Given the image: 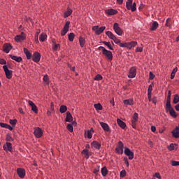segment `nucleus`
<instances>
[{
  "mask_svg": "<svg viewBox=\"0 0 179 179\" xmlns=\"http://www.w3.org/2000/svg\"><path fill=\"white\" fill-rule=\"evenodd\" d=\"M169 110V114L172 116L173 118H177L178 115L174 108L171 106V91H168L166 103V110Z\"/></svg>",
  "mask_w": 179,
  "mask_h": 179,
  "instance_id": "obj_1",
  "label": "nucleus"
},
{
  "mask_svg": "<svg viewBox=\"0 0 179 179\" xmlns=\"http://www.w3.org/2000/svg\"><path fill=\"white\" fill-rule=\"evenodd\" d=\"M138 45V42L132 41L131 42H125V43H121L120 45V47L124 48H128V50H131V48H134V47H136Z\"/></svg>",
  "mask_w": 179,
  "mask_h": 179,
  "instance_id": "obj_2",
  "label": "nucleus"
},
{
  "mask_svg": "<svg viewBox=\"0 0 179 179\" xmlns=\"http://www.w3.org/2000/svg\"><path fill=\"white\" fill-rule=\"evenodd\" d=\"M133 0H128L126 3V8L127 10H131V12H135L136 10V3H133Z\"/></svg>",
  "mask_w": 179,
  "mask_h": 179,
  "instance_id": "obj_3",
  "label": "nucleus"
},
{
  "mask_svg": "<svg viewBox=\"0 0 179 179\" xmlns=\"http://www.w3.org/2000/svg\"><path fill=\"white\" fill-rule=\"evenodd\" d=\"M3 69L5 72L6 78L7 79H12V76H13V71L12 70H9L6 65L3 66Z\"/></svg>",
  "mask_w": 179,
  "mask_h": 179,
  "instance_id": "obj_4",
  "label": "nucleus"
},
{
  "mask_svg": "<svg viewBox=\"0 0 179 179\" xmlns=\"http://www.w3.org/2000/svg\"><path fill=\"white\" fill-rule=\"evenodd\" d=\"M113 30L117 36H122V34H124V31H122V29L120 27V24L117 22L113 24Z\"/></svg>",
  "mask_w": 179,
  "mask_h": 179,
  "instance_id": "obj_5",
  "label": "nucleus"
},
{
  "mask_svg": "<svg viewBox=\"0 0 179 179\" xmlns=\"http://www.w3.org/2000/svg\"><path fill=\"white\" fill-rule=\"evenodd\" d=\"M71 24V21H66L63 29L61 31V36L64 37L69 31V26Z\"/></svg>",
  "mask_w": 179,
  "mask_h": 179,
  "instance_id": "obj_6",
  "label": "nucleus"
},
{
  "mask_svg": "<svg viewBox=\"0 0 179 179\" xmlns=\"http://www.w3.org/2000/svg\"><path fill=\"white\" fill-rule=\"evenodd\" d=\"M138 120H139V115L138 114V113H134L131 120V127L134 129H136V123L138 122Z\"/></svg>",
  "mask_w": 179,
  "mask_h": 179,
  "instance_id": "obj_7",
  "label": "nucleus"
},
{
  "mask_svg": "<svg viewBox=\"0 0 179 179\" xmlns=\"http://www.w3.org/2000/svg\"><path fill=\"white\" fill-rule=\"evenodd\" d=\"M115 152L118 155H122L124 153V143L119 141L117 143V147L115 148Z\"/></svg>",
  "mask_w": 179,
  "mask_h": 179,
  "instance_id": "obj_8",
  "label": "nucleus"
},
{
  "mask_svg": "<svg viewBox=\"0 0 179 179\" xmlns=\"http://www.w3.org/2000/svg\"><path fill=\"white\" fill-rule=\"evenodd\" d=\"M92 30L93 31H95V34H96V36H100V34L106 30V27H101L99 28V26H94L92 27Z\"/></svg>",
  "mask_w": 179,
  "mask_h": 179,
  "instance_id": "obj_9",
  "label": "nucleus"
},
{
  "mask_svg": "<svg viewBox=\"0 0 179 179\" xmlns=\"http://www.w3.org/2000/svg\"><path fill=\"white\" fill-rule=\"evenodd\" d=\"M26 40V34L24 32H21L20 35H17L15 37V41L16 43H22Z\"/></svg>",
  "mask_w": 179,
  "mask_h": 179,
  "instance_id": "obj_10",
  "label": "nucleus"
},
{
  "mask_svg": "<svg viewBox=\"0 0 179 179\" xmlns=\"http://www.w3.org/2000/svg\"><path fill=\"white\" fill-rule=\"evenodd\" d=\"M103 55L108 59V61H113V52L107 49L103 50Z\"/></svg>",
  "mask_w": 179,
  "mask_h": 179,
  "instance_id": "obj_11",
  "label": "nucleus"
},
{
  "mask_svg": "<svg viewBox=\"0 0 179 179\" xmlns=\"http://www.w3.org/2000/svg\"><path fill=\"white\" fill-rule=\"evenodd\" d=\"M124 153L126 156H128L129 160H132L134 157V152H132L128 147L124 148Z\"/></svg>",
  "mask_w": 179,
  "mask_h": 179,
  "instance_id": "obj_12",
  "label": "nucleus"
},
{
  "mask_svg": "<svg viewBox=\"0 0 179 179\" xmlns=\"http://www.w3.org/2000/svg\"><path fill=\"white\" fill-rule=\"evenodd\" d=\"M3 150H5V152H10L12 153V152H13L12 143L6 142L3 146Z\"/></svg>",
  "mask_w": 179,
  "mask_h": 179,
  "instance_id": "obj_13",
  "label": "nucleus"
},
{
  "mask_svg": "<svg viewBox=\"0 0 179 179\" xmlns=\"http://www.w3.org/2000/svg\"><path fill=\"white\" fill-rule=\"evenodd\" d=\"M40 59H41V55L40 54V52H34V54L32 55V61H34V62L38 63L40 62Z\"/></svg>",
  "mask_w": 179,
  "mask_h": 179,
  "instance_id": "obj_14",
  "label": "nucleus"
},
{
  "mask_svg": "<svg viewBox=\"0 0 179 179\" xmlns=\"http://www.w3.org/2000/svg\"><path fill=\"white\" fill-rule=\"evenodd\" d=\"M34 135L36 138H41L43 136V130L40 127H36L34 129Z\"/></svg>",
  "mask_w": 179,
  "mask_h": 179,
  "instance_id": "obj_15",
  "label": "nucleus"
},
{
  "mask_svg": "<svg viewBox=\"0 0 179 179\" xmlns=\"http://www.w3.org/2000/svg\"><path fill=\"white\" fill-rule=\"evenodd\" d=\"M136 76V67L133 66L130 69L128 78H134Z\"/></svg>",
  "mask_w": 179,
  "mask_h": 179,
  "instance_id": "obj_16",
  "label": "nucleus"
},
{
  "mask_svg": "<svg viewBox=\"0 0 179 179\" xmlns=\"http://www.w3.org/2000/svg\"><path fill=\"white\" fill-rule=\"evenodd\" d=\"M17 174L20 178H24V176H26V171L24 169L18 168L17 169Z\"/></svg>",
  "mask_w": 179,
  "mask_h": 179,
  "instance_id": "obj_17",
  "label": "nucleus"
},
{
  "mask_svg": "<svg viewBox=\"0 0 179 179\" xmlns=\"http://www.w3.org/2000/svg\"><path fill=\"white\" fill-rule=\"evenodd\" d=\"M28 103L31 107V111L35 113V114H38V108H37V106L32 101H29Z\"/></svg>",
  "mask_w": 179,
  "mask_h": 179,
  "instance_id": "obj_18",
  "label": "nucleus"
},
{
  "mask_svg": "<svg viewBox=\"0 0 179 179\" xmlns=\"http://www.w3.org/2000/svg\"><path fill=\"white\" fill-rule=\"evenodd\" d=\"M12 48H13V47L12 45H10V43H6L3 45V51L6 54H9V51H10Z\"/></svg>",
  "mask_w": 179,
  "mask_h": 179,
  "instance_id": "obj_19",
  "label": "nucleus"
},
{
  "mask_svg": "<svg viewBox=\"0 0 179 179\" xmlns=\"http://www.w3.org/2000/svg\"><path fill=\"white\" fill-rule=\"evenodd\" d=\"M172 136L173 138H175L176 139H178L179 138V127H176L172 131Z\"/></svg>",
  "mask_w": 179,
  "mask_h": 179,
  "instance_id": "obj_20",
  "label": "nucleus"
},
{
  "mask_svg": "<svg viewBox=\"0 0 179 179\" xmlns=\"http://www.w3.org/2000/svg\"><path fill=\"white\" fill-rule=\"evenodd\" d=\"M105 13H106V15H108V16H113L114 15H117V13H118V11L115 9L110 8L106 10Z\"/></svg>",
  "mask_w": 179,
  "mask_h": 179,
  "instance_id": "obj_21",
  "label": "nucleus"
},
{
  "mask_svg": "<svg viewBox=\"0 0 179 179\" xmlns=\"http://www.w3.org/2000/svg\"><path fill=\"white\" fill-rule=\"evenodd\" d=\"M72 121H73V117L72 116V114H71V112L67 111L65 122H72Z\"/></svg>",
  "mask_w": 179,
  "mask_h": 179,
  "instance_id": "obj_22",
  "label": "nucleus"
},
{
  "mask_svg": "<svg viewBox=\"0 0 179 179\" xmlns=\"http://www.w3.org/2000/svg\"><path fill=\"white\" fill-rule=\"evenodd\" d=\"M117 125H119V127L122 128V129H125V128L127 127V124H125V122L121 120V119L120 118L117 119Z\"/></svg>",
  "mask_w": 179,
  "mask_h": 179,
  "instance_id": "obj_23",
  "label": "nucleus"
},
{
  "mask_svg": "<svg viewBox=\"0 0 179 179\" xmlns=\"http://www.w3.org/2000/svg\"><path fill=\"white\" fill-rule=\"evenodd\" d=\"M91 147L94 148V149H97V150H100V148H101V144L99 143L98 141H93L91 143Z\"/></svg>",
  "mask_w": 179,
  "mask_h": 179,
  "instance_id": "obj_24",
  "label": "nucleus"
},
{
  "mask_svg": "<svg viewBox=\"0 0 179 179\" xmlns=\"http://www.w3.org/2000/svg\"><path fill=\"white\" fill-rule=\"evenodd\" d=\"M9 57L11 58V59L15 61V62H22V61H23V59L20 56L17 57L13 55H9Z\"/></svg>",
  "mask_w": 179,
  "mask_h": 179,
  "instance_id": "obj_25",
  "label": "nucleus"
},
{
  "mask_svg": "<svg viewBox=\"0 0 179 179\" xmlns=\"http://www.w3.org/2000/svg\"><path fill=\"white\" fill-rule=\"evenodd\" d=\"M100 125L101 128L103 129V131H106V132H110V127L107 123H104L103 122H100Z\"/></svg>",
  "mask_w": 179,
  "mask_h": 179,
  "instance_id": "obj_26",
  "label": "nucleus"
},
{
  "mask_svg": "<svg viewBox=\"0 0 179 179\" xmlns=\"http://www.w3.org/2000/svg\"><path fill=\"white\" fill-rule=\"evenodd\" d=\"M0 127L1 128H6V129H9L10 131H13V127H12V126L6 124V123H0Z\"/></svg>",
  "mask_w": 179,
  "mask_h": 179,
  "instance_id": "obj_27",
  "label": "nucleus"
},
{
  "mask_svg": "<svg viewBox=\"0 0 179 179\" xmlns=\"http://www.w3.org/2000/svg\"><path fill=\"white\" fill-rule=\"evenodd\" d=\"M123 104H124V106H134V100L132 99H124Z\"/></svg>",
  "mask_w": 179,
  "mask_h": 179,
  "instance_id": "obj_28",
  "label": "nucleus"
},
{
  "mask_svg": "<svg viewBox=\"0 0 179 179\" xmlns=\"http://www.w3.org/2000/svg\"><path fill=\"white\" fill-rule=\"evenodd\" d=\"M24 54H25L27 59H31V53L29 49L24 48Z\"/></svg>",
  "mask_w": 179,
  "mask_h": 179,
  "instance_id": "obj_29",
  "label": "nucleus"
},
{
  "mask_svg": "<svg viewBox=\"0 0 179 179\" xmlns=\"http://www.w3.org/2000/svg\"><path fill=\"white\" fill-rule=\"evenodd\" d=\"M79 43H80V47H81V48H83V47H85V44H86V39L82 36H80L79 37Z\"/></svg>",
  "mask_w": 179,
  "mask_h": 179,
  "instance_id": "obj_30",
  "label": "nucleus"
},
{
  "mask_svg": "<svg viewBox=\"0 0 179 179\" xmlns=\"http://www.w3.org/2000/svg\"><path fill=\"white\" fill-rule=\"evenodd\" d=\"M158 27H159V23L155 21L152 24V26L150 27V30H151V31H155V30L157 29Z\"/></svg>",
  "mask_w": 179,
  "mask_h": 179,
  "instance_id": "obj_31",
  "label": "nucleus"
},
{
  "mask_svg": "<svg viewBox=\"0 0 179 179\" xmlns=\"http://www.w3.org/2000/svg\"><path fill=\"white\" fill-rule=\"evenodd\" d=\"M101 175L103 177H106L107 174H108V169H107V166H103L101 170Z\"/></svg>",
  "mask_w": 179,
  "mask_h": 179,
  "instance_id": "obj_32",
  "label": "nucleus"
},
{
  "mask_svg": "<svg viewBox=\"0 0 179 179\" xmlns=\"http://www.w3.org/2000/svg\"><path fill=\"white\" fill-rule=\"evenodd\" d=\"M70 15H72V9H71L70 8H68L67 10L64 13V18L69 17Z\"/></svg>",
  "mask_w": 179,
  "mask_h": 179,
  "instance_id": "obj_33",
  "label": "nucleus"
},
{
  "mask_svg": "<svg viewBox=\"0 0 179 179\" xmlns=\"http://www.w3.org/2000/svg\"><path fill=\"white\" fill-rule=\"evenodd\" d=\"M43 83L45 86H48V85H50V78L48 77V75H45L43 76Z\"/></svg>",
  "mask_w": 179,
  "mask_h": 179,
  "instance_id": "obj_34",
  "label": "nucleus"
},
{
  "mask_svg": "<svg viewBox=\"0 0 179 179\" xmlns=\"http://www.w3.org/2000/svg\"><path fill=\"white\" fill-rule=\"evenodd\" d=\"M102 43L104 44V45H106V47H108V48L111 51H114V48H113V46H111L110 42L103 41Z\"/></svg>",
  "mask_w": 179,
  "mask_h": 179,
  "instance_id": "obj_35",
  "label": "nucleus"
},
{
  "mask_svg": "<svg viewBox=\"0 0 179 179\" xmlns=\"http://www.w3.org/2000/svg\"><path fill=\"white\" fill-rule=\"evenodd\" d=\"M68 110V107H66V106L65 105H62L60 106V108H59V112L62 113V114H64V113H66Z\"/></svg>",
  "mask_w": 179,
  "mask_h": 179,
  "instance_id": "obj_36",
  "label": "nucleus"
},
{
  "mask_svg": "<svg viewBox=\"0 0 179 179\" xmlns=\"http://www.w3.org/2000/svg\"><path fill=\"white\" fill-rule=\"evenodd\" d=\"M81 153H82V155H85V159H89V157H90V155H89V150L84 149V150L81 152Z\"/></svg>",
  "mask_w": 179,
  "mask_h": 179,
  "instance_id": "obj_37",
  "label": "nucleus"
},
{
  "mask_svg": "<svg viewBox=\"0 0 179 179\" xmlns=\"http://www.w3.org/2000/svg\"><path fill=\"white\" fill-rule=\"evenodd\" d=\"M94 107L96 111H101V110H103V106H101V103H100L94 104Z\"/></svg>",
  "mask_w": 179,
  "mask_h": 179,
  "instance_id": "obj_38",
  "label": "nucleus"
},
{
  "mask_svg": "<svg viewBox=\"0 0 179 179\" xmlns=\"http://www.w3.org/2000/svg\"><path fill=\"white\" fill-rule=\"evenodd\" d=\"M106 36H108V37H109L110 38V40H113L115 36L114 35V34H113V32L110 31H107L106 32Z\"/></svg>",
  "mask_w": 179,
  "mask_h": 179,
  "instance_id": "obj_39",
  "label": "nucleus"
},
{
  "mask_svg": "<svg viewBox=\"0 0 179 179\" xmlns=\"http://www.w3.org/2000/svg\"><path fill=\"white\" fill-rule=\"evenodd\" d=\"M45 38H47V34H41L40 35V37H39V40L40 41H41L42 43L45 41Z\"/></svg>",
  "mask_w": 179,
  "mask_h": 179,
  "instance_id": "obj_40",
  "label": "nucleus"
},
{
  "mask_svg": "<svg viewBox=\"0 0 179 179\" xmlns=\"http://www.w3.org/2000/svg\"><path fill=\"white\" fill-rule=\"evenodd\" d=\"M175 146H178V144H176V143H171V144L168 146L169 150H170V151L174 150V149H176Z\"/></svg>",
  "mask_w": 179,
  "mask_h": 179,
  "instance_id": "obj_41",
  "label": "nucleus"
},
{
  "mask_svg": "<svg viewBox=\"0 0 179 179\" xmlns=\"http://www.w3.org/2000/svg\"><path fill=\"white\" fill-rule=\"evenodd\" d=\"M173 103V104H177V103H179V95L178 94L174 95Z\"/></svg>",
  "mask_w": 179,
  "mask_h": 179,
  "instance_id": "obj_42",
  "label": "nucleus"
},
{
  "mask_svg": "<svg viewBox=\"0 0 179 179\" xmlns=\"http://www.w3.org/2000/svg\"><path fill=\"white\" fill-rule=\"evenodd\" d=\"M41 30L40 29H38L36 32V34H35V41L36 43H38V34H40L41 33Z\"/></svg>",
  "mask_w": 179,
  "mask_h": 179,
  "instance_id": "obj_43",
  "label": "nucleus"
},
{
  "mask_svg": "<svg viewBox=\"0 0 179 179\" xmlns=\"http://www.w3.org/2000/svg\"><path fill=\"white\" fill-rule=\"evenodd\" d=\"M9 122H10V124L13 127H15V126H16V124H17V120H16V119H14V120L10 119V120H9Z\"/></svg>",
  "mask_w": 179,
  "mask_h": 179,
  "instance_id": "obj_44",
  "label": "nucleus"
},
{
  "mask_svg": "<svg viewBox=\"0 0 179 179\" xmlns=\"http://www.w3.org/2000/svg\"><path fill=\"white\" fill-rule=\"evenodd\" d=\"M74 39H75V34H73V32L70 33L69 34V41H73Z\"/></svg>",
  "mask_w": 179,
  "mask_h": 179,
  "instance_id": "obj_45",
  "label": "nucleus"
},
{
  "mask_svg": "<svg viewBox=\"0 0 179 179\" xmlns=\"http://www.w3.org/2000/svg\"><path fill=\"white\" fill-rule=\"evenodd\" d=\"M126 176H127V171H125V169L122 170L120 171V176L122 178H124V177H125Z\"/></svg>",
  "mask_w": 179,
  "mask_h": 179,
  "instance_id": "obj_46",
  "label": "nucleus"
},
{
  "mask_svg": "<svg viewBox=\"0 0 179 179\" xmlns=\"http://www.w3.org/2000/svg\"><path fill=\"white\" fill-rule=\"evenodd\" d=\"M66 129L69 132H73V126H72V124H69L66 127Z\"/></svg>",
  "mask_w": 179,
  "mask_h": 179,
  "instance_id": "obj_47",
  "label": "nucleus"
},
{
  "mask_svg": "<svg viewBox=\"0 0 179 179\" xmlns=\"http://www.w3.org/2000/svg\"><path fill=\"white\" fill-rule=\"evenodd\" d=\"M87 138H88V139H92V138H93V134H92V130H88L87 131Z\"/></svg>",
  "mask_w": 179,
  "mask_h": 179,
  "instance_id": "obj_48",
  "label": "nucleus"
},
{
  "mask_svg": "<svg viewBox=\"0 0 179 179\" xmlns=\"http://www.w3.org/2000/svg\"><path fill=\"white\" fill-rule=\"evenodd\" d=\"M94 80H103V76L101 74H97L94 77Z\"/></svg>",
  "mask_w": 179,
  "mask_h": 179,
  "instance_id": "obj_49",
  "label": "nucleus"
},
{
  "mask_svg": "<svg viewBox=\"0 0 179 179\" xmlns=\"http://www.w3.org/2000/svg\"><path fill=\"white\" fill-rule=\"evenodd\" d=\"M112 40H113L114 43H115V44H120L121 43V40L118 39L117 37H114Z\"/></svg>",
  "mask_w": 179,
  "mask_h": 179,
  "instance_id": "obj_50",
  "label": "nucleus"
},
{
  "mask_svg": "<svg viewBox=\"0 0 179 179\" xmlns=\"http://www.w3.org/2000/svg\"><path fill=\"white\" fill-rule=\"evenodd\" d=\"M124 164H126L127 167H129V162L128 161V158L124 157L123 159Z\"/></svg>",
  "mask_w": 179,
  "mask_h": 179,
  "instance_id": "obj_51",
  "label": "nucleus"
},
{
  "mask_svg": "<svg viewBox=\"0 0 179 179\" xmlns=\"http://www.w3.org/2000/svg\"><path fill=\"white\" fill-rule=\"evenodd\" d=\"M99 171H100V167H98V168H96L94 169L93 173H94V174L97 176V174H99Z\"/></svg>",
  "mask_w": 179,
  "mask_h": 179,
  "instance_id": "obj_52",
  "label": "nucleus"
},
{
  "mask_svg": "<svg viewBox=\"0 0 179 179\" xmlns=\"http://www.w3.org/2000/svg\"><path fill=\"white\" fill-rule=\"evenodd\" d=\"M50 110L52 113H55V110L54 109V102L50 103Z\"/></svg>",
  "mask_w": 179,
  "mask_h": 179,
  "instance_id": "obj_53",
  "label": "nucleus"
},
{
  "mask_svg": "<svg viewBox=\"0 0 179 179\" xmlns=\"http://www.w3.org/2000/svg\"><path fill=\"white\" fill-rule=\"evenodd\" d=\"M171 166H179V161H172Z\"/></svg>",
  "mask_w": 179,
  "mask_h": 179,
  "instance_id": "obj_54",
  "label": "nucleus"
},
{
  "mask_svg": "<svg viewBox=\"0 0 179 179\" xmlns=\"http://www.w3.org/2000/svg\"><path fill=\"white\" fill-rule=\"evenodd\" d=\"M6 141L10 142L12 141V137L10 136V134H6Z\"/></svg>",
  "mask_w": 179,
  "mask_h": 179,
  "instance_id": "obj_55",
  "label": "nucleus"
},
{
  "mask_svg": "<svg viewBox=\"0 0 179 179\" xmlns=\"http://www.w3.org/2000/svg\"><path fill=\"white\" fill-rule=\"evenodd\" d=\"M142 51H143V48L137 47L136 49V52H142Z\"/></svg>",
  "mask_w": 179,
  "mask_h": 179,
  "instance_id": "obj_56",
  "label": "nucleus"
},
{
  "mask_svg": "<svg viewBox=\"0 0 179 179\" xmlns=\"http://www.w3.org/2000/svg\"><path fill=\"white\" fill-rule=\"evenodd\" d=\"M154 177H156V178H158V179H162V176H160V173H158V172L155 173Z\"/></svg>",
  "mask_w": 179,
  "mask_h": 179,
  "instance_id": "obj_57",
  "label": "nucleus"
},
{
  "mask_svg": "<svg viewBox=\"0 0 179 179\" xmlns=\"http://www.w3.org/2000/svg\"><path fill=\"white\" fill-rule=\"evenodd\" d=\"M0 64L6 65V60H5L4 59H0Z\"/></svg>",
  "mask_w": 179,
  "mask_h": 179,
  "instance_id": "obj_58",
  "label": "nucleus"
},
{
  "mask_svg": "<svg viewBox=\"0 0 179 179\" xmlns=\"http://www.w3.org/2000/svg\"><path fill=\"white\" fill-rule=\"evenodd\" d=\"M151 101H152V103L156 105L157 103V96H154L152 98V99L151 100Z\"/></svg>",
  "mask_w": 179,
  "mask_h": 179,
  "instance_id": "obj_59",
  "label": "nucleus"
},
{
  "mask_svg": "<svg viewBox=\"0 0 179 179\" xmlns=\"http://www.w3.org/2000/svg\"><path fill=\"white\" fill-rule=\"evenodd\" d=\"M153 90V87L152 85H150L148 90V93H152V91Z\"/></svg>",
  "mask_w": 179,
  "mask_h": 179,
  "instance_id": "obj_60",
  "label": "nucleus"
},
{
  "mask_svg": "<svg viewBox=\"0 0 179 179\" xmlns=\"http://www.w3.org/2000/svg\"><path fill=\"white\" fill-rule=\"evenodd\" d=\"M58 47H59V44L55 43L53 46L54 51H57V50H58Z\"/></svg>",
  "mask_w": 179,
  "mask_h": 179,
  "instance_id": "obj_61",
  "label": "nucleus"
},
{
  "mask_svg": "<svg viewBox=\"0 0 179 179\" xmlns=\"http://www.w3.org/2000/svg\"><path fill=\"white\" fill-rule=\"evenodd\" d=\"M148 101H152V92H148Z\"/></svg>",
  "mask_w": 179,
  "mask_h": 179,
  "instance_id": "obj_62",
  "label": "nucleus"
},
{
  "mask_svg": "<svg viewBox=\"0 0 179 179\" xmlns=\"http://www.w3.org/2000/svg\"><path fill=\"white\" fill-rule=\"evenodd\" d=\"M155 74H153V73L152 71L150 72V80H153L155 79Z\"/></svg>",
  "mask_w": 179,
  "mask_h": 179,
  "instance_id": "obj_63",
  "label": "nucleus"
},
{
  "mask_svg": "<svg viewBox=\"0 0 179 179\" xmlns=\"http://www.w3.org/2000/svg\"><path fill=\"white\" fill-rule=\"evenodd\" d=\"M170 20H171L170 18H167L166 23L165 24V26H166V27H170V23H169V22H170Z\"/></svg>",
  "mask_w": 179,
  "mask_h": 179,
  "instance_id": "obj_64",
  "label": "nucleus"
}]
</instances>
